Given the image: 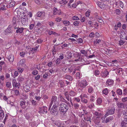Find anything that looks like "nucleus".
Wrapping results in <instances>:
<instances>
[{"mask_svg": "<svg viewBox=\"0 0 127 127\" xmlns=\"http://www.w3.org/2000/svg\"><path fill=\"white\" fill-rule=\"evenodd\" d=\"M68 105L64 103H61L60 104V107L59 108V110L62 115L65 114L68 109L69 107Z\"/></svg>", "mask_w": 127, "mask_h": 127, "instance_id": "obj_1", "label": "nucleus"}, {"mask_svg": "<svg viewBox=\"0 0 127 127\" xmlns=\"http://www.w3.org/2000/svg\"><path fill=\"white\" fill-rule=\"evenodd\" d=\"M115 111V109L114 107H112L111 108L108 109L104 116H105V118L109 115H111L113 114L114 113Z\"/></svg>", "mask_w": 127, "mask_h": 127, "instance_id": "obj_2", "label": "nucleus"}, {"mask_svg": "<svg viewBox=\"0 0 127 127\" xmlns=\"http://www.w3.org/2000/svg\"><path fill=\"white\" fill-rule=\"evenodd\" d=\"M57 97L56 96H53L51 99V101L49 108V110L50 109L52 105L53 104H58L59 103L57 100Z\"/></svg>", "mask_w": 127, "mask_h": 127, "instance_id": "obj_3", "label": "nucleus"}, {"mask_svg": "<svg viewBox=\"0 0 127 127\" xmlns=\"http://www.w3.org/2000/svg\"><path fill=\"white\" fill-rule=\"evenodd\" d=\"M58 104H53V106L50 110V112L51 113H55L56 114L57 111V108Z\"/></svg>", "mask_w": 127, "mask_h": 127, "instance_id": "obj_4", "label": "nucleus"}, {"mask_svg": "<svg viewBox=\"0 0 127 127\" xmlns=\"http://www.w3.org/2000/svg\"><path fill=\"white\" fill-rule=\"evenodd\" d=\"M87 85V82L86 81L84 80L78 84V86L81 87H85Z\"/></svg>", "mask_w": 127, "mask_h": 127, "instance_id": "obj_5", "label": "nucleus"}, {"mask_svg": "<svg viewBox=\"0 0 127 127\" xmlns=\"http://www.w3.org/2000/svg\"><path fill=\"white\" fill-rule=\"evenodd\" d=\"M113 83V81L109 79L107 80L106 82V85L107 86H106L111 87Z\"/></svg>", "mask_w": 127, "mask_h": 127, "instance_id": "obj_6", "label": "nucleus"}, {"mask_svg": "<svg viewBox=\"0 0 127 127\" xmlns=\"http://www.w3.org/2000/svg\"><path fill=\"white\" fill-rule=\"evenodd\" d=\"M12 83L13 87H19L20 86V84L19 83L17 82L15 79H14L13 80Z\"/></svg>", "mask_w": 127, "mask_h": 127, "instance_id": "obj_7", "label": "nucleus"}, {"mask_svg": "<svg viewBox=\"0 0 127 127\" xmlns=\"http://www.w3.org/2000/svg\"><path fill=\"white\" fill-rule=\"evenodd\" d=\"M110 63V65L112 66H117L119 65L118 61L116 60L112 61Z\"/></svg>", "mask_w": 127, "mask_h": 127, "instance_id": "obj_8", "label": "nucleus"}, {"mask_svg": "<svg viewBox=\"0 0 127 127\" xmlns=\"http://www.w3.org/2000/svg\"><path fill=\"white\" fill-rule=\"evenodd\" d=\"M114 116H112L106 118L105 121V122L106 123H107L110 122L111 121L113 120L114 119Z\"/></svg>", "mask_w": 127, "mask_h": 127, "instance_id": "obj_9", "label": "nucleus"}, {"mask_svg": "<svg viewBox=\"0 0 127 127\" xmlns=\"http://www.w3.org/2000/svg\"><path fill=\"white\" fill-rule=\"evenodd\" d=\"M18 21V19H17L15 17H14L13 18L12 20V23L13 24L14 27H15V29L17 28V27L16 28L17 24L16 22Z\"/></svg>", "mask_w": 127, "mask_h": 127, "instance_id": "obj_10", "label": "nucleus"}, {"mask_svg": "<svg viewBox=\"0 0 127 127\" xmlns=\"http://www.w3.org/2000/svg\"><path fill=\"white\" fill-rule=\"evenodd\" d=\"M120 34L121 38L124 39L125 38V37L126 36L127 34L125 33L124 31L122 30L121 31Z\"/></svg>", "mask_w": 127, "mask_h": 127, "instance_id": "obj_11", "label": "nucleus"}, {"mask_svg": "<svg viewBox=\"0 0 127 127\" xmlns=\"http://www.w3.org/2000/svg\"><path fill=\"white\" fill-rule=\"evenodd\" d=\"M8 59L10 62L12 63L14 60V56L12 54L10 55L8 57Z\"/></svg>", "mask_w": 127, "mask_h": 127, "instance_id": "obj_12", "label": "nucleus"}, {"mask_svg": "<svg viewBox=\"0 0 127 127\" xmlns=\"http://www.w3.org/2000/svg\"><path fill=\"white\" fill-rule=\"evenodd\" d=\"M0 107V119L1 120L2 119H3V118L4 117V115L3 111L2 110L1 107Z\"/></svg>", "mask_w": 127, "mask_h": 127, "instance_id": "obj_13", "label": "nucleus"}, {"mask_svg": "<svg viewBox=\"0 0 127 127\" xmlns=\"http://www.w3.org/2000/svg\"><path fill=\"white\" fill-rule=\"evenodd\" d=\"M15 5V2L14 1H11L8 5H6L7 7L10 8L13 6Z\"/></svg>", "mask_w": 127, "mask_h": 127, "instance_id": "obj_14", "label": "nucleus"}, {"mask_svg": "<svg viewBox=\"0 0 127 127\" xmlns=\"http://www.w3.org/2000/svg\"><path fill=\"white\" fill-rule=\"evenodd\" d=\"M64 78L66 79H68L70 81H72L73 80L72 77L68 75H65L64 76Z\"/></svg>", "mask_w": 127, "mask_h": 127, "instance_id": "obj_15", "label": "nucleus"}, {"mask_svg": "<svg viewBox=\"0 0 127 127\" xmlns=\"http://www.w3.org/2000/svg\"><path fill=\"white\" fill-rule=\"evenodd\" d=\"M24 28H18V29L16 31L17 33H22L23 31Z\"/></svg>", "mask_w": 127, "mask_h": 127, "instance_id": "obj_16", "label": "nucleus"}, {"mask_svg": "<svg viewBox=\"0 0 127 127\" xmlns=\"http://www.w3.org/2000/svg\"><path fill=\"white\" fill-rule=\"evenodd\" d=\"M37 16L39 17H40L42 16H44L45 15V12H37Z\"/></svg>", "mask_w": 127, "mask_h": 127, "instance_id": "obj_17", "label": "nucleus"}, {"mask_svg": "<svg viewBox=\"0 0 127 127\" xmlns=\"http://www.w3.org/2000/svg\"><path fill=\"white\" fill-rule=\"evenodd\" d=\"M103 75H102V74H101V76H104L106 77L109 74L107 70H105L102 73Z\"/></svg>", "mask_w": 127, "mask_h": 127, "instance_id": "obj_18", "label": "nucleus"}, {"mask_svg": "<svg viewBox=\"0 0 127 127\" xmlns=\"http://www.w3.org/2000/svg\"><path fill=\"white\" fill-rule=\"evenodd\" d=\"M26 102L25 101H22L20 102V104L22 108H25V105Z\"/></svg>", "mask_w": 127, "mask_h": 127, "instance_id": "obj_19", "label": "nucleus"}, {"mask_svg": "<svg viewBox=\"0 0 127 127\" xmlns=\"http://www.w3.org/2000/svg\"><path fill=\"white\" fill-rule=\"evenodd\" d=\"M64 95L67 100L69 101L70 98H71L70 97H69V95L68 93L67 92H65L64 93Z\"/></svg>", "mask_w": 127, "mask_h": 127, "instance_id": "obj_20", "label": "nucleus"}, {"mask_svg": "<svg viewBox=\"0 0 127 127\" xmlns=\"http://www.w3.org/2000/svg\"><path fill=\"white\" fill-rule=\"evenodd\" d=\"M68 2V1L65 0H62L59 2L60 4H66Z\"/></svg>", "mask_w": 127, "mask_h": 127, "instance_id": "obj_21", "label": "nucleus"}, {"mask_svg": "<svg viewBox=\"0 0 127 127\" xmlns=\"http://www.w3.org/2000/svg\"><path fill=\"white\" fill-rule=\"evenodd\" d=\"M59 98L60 99V100L61 101L63 102H65L67 104H68L67 102H68L66 101L63 98V96L61 95H59Z\"/></svg>", "mask_w": 127, "mask_h": 127, "instance_id": "obj_22", "label": "nucleus"}, {"mask_svg": "<svg viewBox=\"0 0 127 127\" xmlns=\"http://www.w3.org/2000/svg\"><path fill=\"white\" fill-rule=\"evenodd\" d=\"M117 105L119 107L122 108L124 106V103L119 102L117 104Z\"/></svg>", "mask_w": 127, "mask_h": 127, "instance_id": "obj_23", "label": "nucleus"}, {"mask_svg": "<svg viewBox=\"0 0 127 127\" xmlns=\"http://www.w3.org/2000/svg\"><path fill=\"white\" fill-rule=\"evenodd\" d=\"M87 123L83 120H81V125L83 127L85 126Z\"/></svg>", "mask_w": 127, "mask_h": 127, "instance_id": "obj_24", "label": "nucleus"}, {"mask_svg": "<svg viewBox=\"0 0 127 127\" xmlns=\"http://www.w3.org/2000/svg\"><path fill=\"white\" fill-rule=\"evenodd\" d=\"M63 23L65 26H68L70 24V22L68 21H63Z\"/></svg>", "mask_w": 127, "mask_h": 127, "instance_id": "obj_25", "label": "nucleus"}, {"mask_svg": "<svg viewBox=\"0 0 127 127\" xmlns=\"http://www.w3.org/2000/svg\"><path fill=\"white\" fill-rule=\"evenodd\" d=\"M41 108L43 110L44 112H45L46 114L47 113V110L48 108L46 107L45 106H43L42 108Z\"/></svg>", "mask_w": 127, "mask_h": 127, "instance_id": "obj_26", "label": "nucleus"}, {"mask_svg": "<svg viewBox=\"0 0 127 127\" xmlns=\"http://www.w3.org/2000/svg\"><path fill=\"white\" fill-rule=\"evenodd\" d=\"M102 99L100 98H98L97 100V102L98 104H100L102 103Z\"/></svg>", "mask_w": 127, "mask_h": 127, "instance_id": "obj_27", "label": "nucleus"}, {"mask_svg": "<svg viewBox=\"0 0 127 127\" xmlns=\"http://www.w3.org/2000/svg\"><path fill=\"white\" fill-rule=\"evenodd\" d=\"M84 118V120L86 121H89L90 122H91L90 121V117L87 116L86 117L85 116Z\"/></svg>", "mask_w": 127, "mask_h": 127, "instance_id": "obj_28", "label": "nucleus"}, {"mask_svg": "<svg viewBox=\"0 0 127 127\" xmlns=\"http://www.w3.org/2000/svg\"><path fill=\"white\" fill-rule=\"evenodd\" d=\"M6 4H5V5H2V6L1 7L0 10H2V11L6 9V7H7L6 6Z\"/></svg>", "mask_w": 127, "mask_h": 127, "instance_id": "obj_29", "label": "nucleus"}, {"mask_svg": "<svg viewBox=\"0 0 127 127\" xmlns=\"http://www.w3.org/2000/svg\"><path fill=\"white\" fill-rule=\"evenodd\" d=\"M59 11V10H58L56 8H55L54 10V13L53 14V16H54L55 14H57V13Z\"/></svg>", "mask_w": 127, "mask_h": 127, "instance_id": "obj_30", "label": "nucleus"}, {"mask_svg": "<svg viewBox=\"0 0 127 127\" xmlns=\"http://www.w3.org/2000/svg\"><path fill=\"white\" fill-rule=\"evenodd\" d=\"M6 31L8 33H12V31L11 29L10 28H9V27L7 28L6 30Z\"/></svg>", "mask_w": 127, "mask_h": 127, "instance_id": "obj_31", "label": "nucleus"}, {"mask_svg": "<svg viewBox=\"0 0 127 127\" xmlns=\"http://www.w3.org/2000/svg\"><path fill=\"white\" fill-rule=\"evenodd\" d=\"M122 114V112L120 110L118 111L117 113V116L118 118H120Z\"/></svg>", "mask_w": 127, "mask_h": 127, "instance_id": "obj_32", "label": "nucleus"}, {"mask_svg": "<svg viewBox=\"0 0 127 127\" xmlns=\"http://www.w3.org/2000/svg\"><path fill=\"white\" fill-rule=\"evenodd\" d=\"M103 93L105 95H107L108 94V91L107 88H106L103 91Z\"/></svg>", "mask_w": 127, "mask_h": 127, "instance_id": "obj_33", "label": "nucleus"}, {"mask_svg": "<svg viewBox=\"0 0 127 127\" xmlns=\"http://www.w3.org/2000/svg\"><path fill=\"white\" fill-rule=\"evenodd\" d=\"M101 41V40L100 39H96L94 42V44L96 45L97 44L99 43Z\"/></svg>", "mask_w": 127, "mask_h": 127, "instance_id": "obj_34", "label": "nucleus"}, {"mask_svg": "<svg viewBox=\"0 0 127 127\" xmlns=\"http://www.w3.org/2000/svg\"><path fill=\"white\" fill-rule=\"evenodd\" d=\"M127 124V122L123 121L122 122L121 125L122 127H126V125Z\"/></svg>", "mask_w": 127, "mask_h": 127, "instance_id": "obj_35", "label": "nucleus"}, {"mask_svg": "<svg viewBox=\"0 0 127 127\" xmlns=\"http://www.w3.org/2000/svg\"><path fill=\"white\" fill-rule=\"evenodd\" d=\"M18 75V71H16L14 72V75H12V76L15 78Z\"/></svg>", "mask_w": 127, "mask_h": 127, "instance_id": "obj_36", "label": "nucleus"}, {"mask_svg": "<svg viewBox=\"0 0 127 127\" xmlns=\"http://www.w3.org/2000/svg\"><path fill=\"white\" fill-rule=\"evenodd\" d=\"M75 93L73 91H71L69 92V95L71 96H74L75 95Z\"/></svg>", "mask_w": 127, "mask_h": 127, "instance_id": "obj_37", "label": "nucleus"}, {"mask_svg": "<svg viewBox=\"0 0 127 127\" xmlns=\"http://www.w3.org/2000/svg\"><path fill=\"white\" fill-rule=\"evenodd\" d=\"M81 52L83 54H84L85 56H86L87 55V52L84 50H81Z\"/></svg>", "mask_w": 127, "mask_h": 127, "instance_id": "obj_38", "label": "nucleus"}, {"mask_svg": "<svg viewBox=\"0 0 127 127\" xmlns=\"http://www.w3.org/2000/svg\"><path fill=\"white\" fill-rule=\"evenodd\" d=\"M21 21L22 23L23 24L25 25L26 23H27V21L26 19L25 18H23L22 20Z\"/></svg>", "mask_w": 127, "mask_h": 127, "instance_id": "obj_39", "label": "nucleus"}, {"mask_svg": "<svg viewBox=\"0 0 127 127\" xmlns=\"http://www.w3.org/2000/svg\"><path fill=\"white\" fill-rule=\"evenodd\" d=\"M117 92L118 94L121 95L122 94V90L120 89H119L117 90Z\"/></svg>", "mask_w": 127, "mask_h": 127, "instance_id": "obj_40", "label": "nucleus"}, {"mask_svg": "<svg viewBox=\"0 0 127 127\" xmlns=\"http://www.w3.org/2000/svg\"><path fill=\"white\" fill-rule=\"evenodd\" d=\"M100 73L99 71L97 70H96L95 71L94 74L96 76H97Z\"/></svg>", "mask_w": 127, "mask_h": 127, "instance_id": "obj_41", "label": "nucleus"}, {"mask_svg": "<svg viewBox=\"0 0 127 127\" xmlns=\"http://www.w3.org/2000/svg\"><path fill=\"white\" fill-rule=\"evenodd\" d=\"M18 79L19 81L21 82L23 81L24 79L21 76H19L18 78Z\"/></svg>", "mask_w": 127, "mask_h": 127, "instance_id": "obj_42", "label": "nucleus"}, {"mask_svg": "<svg viewBox=\"0 0 127 127\" xmlns=\"http://www.w3.org/2000/svg\"><path fill=\"white\" fill-rule=\"evenodd\" d=\"M72 19L74 20H77L79 19V18L77 16H74L73 17Z\"/></svg>", "mask_w": 127, "mask_h": 127, "instance_id": "obj_43", "label": "nucleus"}, {"mask_svg": "<svg viewBox=\"0 0 127 127\" xmlns=\"http://www.w3.org/2000/svg\"><path fill=\"white\" fill-rule=\"evenodd\" d=\"M34 26V24H31L29 26V29L30 30H32Z\"/></svg>", "mask_w": 127, "mask_h": 127, "instance_id": "obj_44", "label": "nucleus"}, {"mask_svg": "<svg viewBox=\"0 0 127 127\" xmlns=\"http://www.w3.org/2000/svg\"><path fill=\"white\" fill-rule=\"evenodd\" d=\"M77 41L79 43H82L83 42V40L81 38H79L77 39Z\"/></svg>", "mask_w": 127, "mask_h": 127, "instance_id": "obj_45", "label": "nucleus"}, {"mask_svg": "<svg viewBox=\"0 0 127 127\" xmlns=\"http://www.w3.org/2000/svg\"><path fill=\"white\" fill-rule=\"evenodd\" d=\"M76 76L77 78L79 79L80 78V74L79 72H77L76 74Z\"/></svg>", "mask_w": 127, "mask_h": 127, "instance_id": "obj_46", "label": "nucleus"}, {"mask_svg": "<svg viewBox=\"0 0 127 127\" xmlns=\"http://www.w3.org/2000/svg\"><path fill=\"white\" fill-rule=\"evenodd\" d=\"M49 34L50 35H51V34H53L55 35L56 34V33L52 31H50L49 32Z\"/></svg>", "mask_w": 127, "mask_h": 127, "instance_id": "obj_47", "label": "nucleus"}, {"mask_svg": "<svg viewBox=\"0 0 127 127\" xmlns=\"http://www.w3.org/2000/svg\"><path fill=\"white\" fill-rule=\"evenodd\" d=\"M93 22L91 21H90L88 22V24L90 25L89 27H93Z\"/></svg>", "mask_w": 127, "mask_h": 127, "instance_id": "obj_48", "label": "nucleus"}, {"mask_svg": "<svg viewBox=\"0 0 127 127\" xmlns=\"http://www.w3.org/2000/svg\"><path fill=\"white\" fill-rule=\"evenodd\" d=\"M95 115L99 117L101 116V114L97 112H95Z\"/></svg>", "mask_w": 127, "mask_h": 127, "instance_id": "obj_49", "label": "nucleus"}, {"mask_svg": "<svg viewBox=\"0 0 127 127\" xmlns=\"http://www.w3.org/2000/svg\"><path fill=\"white\" fill-rule=\"evenodd\" d=\"M6 85L7 87H9L11 86V84L10 82H8L6 83Z\"/></svg>", "mask_w": 127, "mask_h": 127, "instance_id": "obj_50", "label": "nucleus"}, {"mask_svg": "<svg viewBox=\"0 0 127 127\" xmlns=\"http://www.w3.org/2000/svg\"><path fill=\"white\" fill-rule=\"evenodd\" d=\"M116 69L117 71L116 72L118 73H120V71H122V69L121 68H119L118 69Z\"/></svg>", "mask_w": 127, "mask_h": 127, "instance_id": "obj_51", "label": "nucleus"}, {"mask_svg": "<svg viewBox=\"0 0 127 127\" xmlns=\"http://www.w3.org/2000/svg\"><path fill=\"white\" fill-rule=\"evenodd\" d=\"M79 22L77 21H76L74 22L73 23L74 25L75 26H78L79 24Z\"/></svg>", "mask_w": 127, "mask_h": 127, "instance_id": "obj_52", "label": "nucleus"}, {"mask_svg": "<svg viewBox=\"0 0 127 127\" xmlns=\"http://www.w3.org/2000/svg\"><path fill=\"white\" fill-rule=\"evenodd\" d=\"M65 71L66 72H70V68H66L64 69Z\"/></svg>", "mask_w": 127, "mask_h": 127, "instance_id": "obj_53", "label": "nucleus"}, {"mask_svg": "<svg viewBox=\"0 0 127 127\" xmlns=\"http://www.w3.org/2000/svg\"><path fill=\"white\" fill-rule=\"evenodd\" d=\"M122 101L123 102L127 101V97L123 98L122 99Z\"/></svg>", "mask_w": 127, "mask_h": 127, "instance_id": "obj_54", "label": "nucleus"}, {"mask_svg": "<svg viewBox=\"0 0 127 127\" xmlns=\"http://www.w3.org/2000/svg\"><path fill=\"white\" fill-rule=\"evenodd\" d=\"M38 71L36 70H34L32 72V73L33 75H36L38 74Z\"/></svg>", "mask_w": 127, "mask_h": 127, "instance_id": "obj_55", "label": "nucleus"}, {"mask_svg": "<svg viewBox=\"0 0 127 127\" xmlns=\"http://www.w3.org/2000/svg\"><path fill=\"white\" fill-rule=\"evenodd\" d=\"M125 43V41H123V40H120V41L119 44L120 45H122L124 43Z\"/></svg>", "mask_w": 127, "mask_h": 127, "instance_id": "obj_56", "label": "nucleus"}, {"mask_svg": "<svg viewBox=\"0 0 127 127\" xmlns=\"http://www.w3.org/2000/svg\"><path fill=\"white\" fill-rule=\"evenodd\" d=\"M74 106L76 109L78 108L79 106V105L77 103L74 104Z\"/></svg>", "mask_w": 127, "mask_h": 127, "instance_id": "obj_57", "label": "nucleus"}, {"mask_svg": "<svg viewBox=\"0 0 127 127\" xmlns=\"http://www.w3.org/2000/svg\"><path fill=\"white\" fill-rule=\"evenodd\" d=\"M88 92L89 93H91L93 91L92 88H89L88 89Z\"/></svg>", "mask_w": 127, "mask_h": 127, "instance_id": "obj_58", "label": "nucleus"}, {"mask_svg": "<svg viewBox=\"0 0 127 127\" xmlns=\"http://www.w3.org/2000/svg\"><path fill=\"white\" fill-rule=\"evenodd\" d=\"M86 17H82L81 19V21L82 22H83L85 21L86 19Z\"/></svg>", "mask_w": 127, "mask_h": 127, "instance_id": "obj_59", "label": "nucleus"}, {"mask_svg": "<svg viewBox=\"0 0 127 127\" xmlns=\"http://www.w3.org/2000/svg\"><path fill=\"white\" fill-rule=\"evenodd\" d=\"M61 20V19L59 17L57 18L56 19V21L57 22H60Z\"/></svg>", "mask_w": 127, "mask_h": 127, "instance_id": "obj_60", "label": "nucleus"}, {"mask_svg": "<svg viewBox=\"0 0 127 127\" xmlns=\"http://www.w3.org/2000/svg\"><path fill=\"white\" fill-rule=\"evenodd\" d=\"M10 77V74L8 73H6V74H5V77L6 78V79H8Z\"/></svg>", "mask_w": 127, "mask_h": 127, "instance_id": "obj_61", "label": "nucleus"}, {"mask_svg": "<svg viewBox=\"0 0 127 127\" xmlns=\"http://www.w3.org/2000/svg\"><path fill=\"white\" fill-rule=\"evenodd\" d=\"M90 15V12L88 11H87L85 13V15L86 16L88 17H89Z\"/></svg>", "mask_w": 127, "mask_h": 127, "instance_id": "obj_62", "label": "nucleus"}, {"mask_svg": "<svg viewBox=\"0 0 127 127\" xmlns=\"http://www.w3.org/2000/svg\"><path fill=\"white\" fill-rule=\"evenodd\" d=\"M120 6L122 8H123V3L121 1H120L119 2Z\"/></svg>", "mask_w": 127, "mask_h": 127, "instance_id": "obj_63", "label": "nucleus"}, {"mask_svg": "<svg viewBox=\"0 0 127 127\" xmlns=\"http://www.w3.org/2000/svg\"><path fill=\"white\" fill-rule=\"evenodd\" d=\"M123 121H125V122H126L127 123V115H126L124 117V120Z\"/></svg>", "mask_w": 127, "mask_h": 127, "instance_id": "obj_64", "label": "nucleus"}]
</instances>
